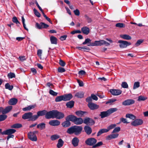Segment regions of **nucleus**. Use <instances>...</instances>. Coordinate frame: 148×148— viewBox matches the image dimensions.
<instances>
[{
    "instance_id": "obj_12",
    "label": "nucleus",
    "mask_w": 148,
    "mask_h": 148,
    "mask_svg": "<svg viewBox=\"0 0 148 148\" xmlns=\"http://www.w3.org/2000/svg\"><path fill=\"white\" fill-rule=\"evenodd\" d=\"M16 132V130L14 129H10L7 130L1 133L2 135L12 134Z\"/></svg>"
},
{
    "instance_id": "obj_39",
    "label": "nucleus",
    "mask_w": 148,
    "mask_h": 148,
    "mask_svg": "<svg viewBox=\"0 0 148 148\" xmlns=\"http://www.w3.org/2000/svg\"><path fill=\"white\" fill-rule=\"evenodd\" d=\"M60 136L57 134H54L51 136V139L52 140H55L60 138Z\"/></svg>"
},
{
    "instance_id": "obj_46",
    "label": "nucleus",
    "mask_w": 148,
    "mask_h": 148,
    "mask_svg": "<svg viewBox=\"0 0 148 148\" xmlns=\"http://www.w3.org/2000/svg\"><path fill=\"white\" fill-rule=\"evenodd\" d=\"M7 116L4 114L0 115V121L4 120L7 118Z\"/></svg>"
},
{
    "instance_id": "obj_30",
    "label": "nucleus",
    "mask_w": 148,
    "mask_h": 148,
    "mask_svg": "<svg viewBox=\"0 0 148 148\" xmlns=\"http://www.w3.org/2000/svg\"><path fill=\"white\" fill-rule=\"evenodd\" d=\"M37 127L40 130H42L45 128V124L44 123H41L37 125Z\"/></svg>"
},
{
    "instance_id": "obj_28",
    "label": "nucleus",
    "mask_w": 148,
    "mask_h": 148,
    "mask_svg": "<svg viewBox=\"0 0 148 148\" xmlns=\"http://www.w3.org/2000/svg\"><path fill=\"white\" fill-rule=\"evenodd\" d=\"M50 40L51 44H57V39L55 37L51 36L50 38Z\"/></svg>"
},
{
    "instance_id": "obj_14",
    "label": "nucleus",
    "mask_w": 148,
    "mask_h": 148,
    "mask_svg": "<svg viewBox=\"0 0 148 148\" xmlns=\"http://www.w3.org/2000/svg\"><path fill=\"white\" fill-rule=\"evenodd\" d=\"M88 106L89 108L92 110L97 109L99 107L98 105L92 103H89Z\"/></svg>"
},
{
    "instance_id": "obj_36",
    "label": "nucleus",
    "mask_w": 148,
    "mask_h": 148,
    "mask_svg": "<svg viewBox=\"0 0 148 148\" xmlns=\"http://www.w3.org/2000/svg\"><path fill=\"white\" fill-rule=\"evenodd\" d=\"M125 117L127 118H129L133 120H135L136 119V116L131 114H127Z\"/></svg>"
},
{
    "instance_id": "obj_41",
    "label": "nucleus",
    "mask_w": 148,
    "mask_h": 148,
    "mask_svg": "<svg viewBox=\"0 0 148 148\" xmlns=\"http://www.w3.org/2000/svg\"><path fill=\"white\" fill-rule=\"evenodd\" d=\"M22 127V125L19 123H16L11 126V127L14 128H19Z\"/></svg>"
},
{
    "instance_id": "obj_11",
    "label": "nucleus",
    "mask_w": 148,
    "mask_h": 148,
    "mask_svg": "<svg viewBox=\"0 0 148 148\" xmlns=\"http://www.w3.org/2000/svg\"><path fill=\"white\" fill-rule=\"evenodd\" d=\"M110 92L112 95L117 96L121 93L122 91L119 89H111L110 90Z\"/></svg>"
},
{
    "instance_id": "obj_16",
    "label": "nucleus",
    "mask_w": 148,
    "mask_h": 148,
    "mask_svg": "<svg viewBox=\"0 0 148 148\" xmlns=\"http://www.w3.org/2000/svg\"><path fill=\"white\" fill-rule=\"evenodd\" d=\"M60 122L57 120H52L49 122V125L54 126H58L60 125Z\"/></svg>"
},
{
    "instance_id": "obj_32",
    "label": "nucleus",
    "mask_w": 148,
    "mask_h": 148,
    "mask_svg": "<svg viewBox=\"0 0 148 148\" xmlns=\"http://www.w3.org/2000/svg\"><path fill=\"white\" fill-rule=\"evenodd\" d=\"M64 144V141L61 139H60L58 140V143L57 145L58 148H60L62 147Z\"/></svg>"
},
{
    "instance_id": "obj_62",
    "label": "nucleus",
    "mask_w": 148,
    "mask_h": 148,
    "mask_svg": "<svg viewBox=\"0 0 148 148\" xmlns=\"http://www.w3.org/2000/svg\"><path fill=\"white\" fill-rule=\"evenodd\" d=\"M85 17L88 23H90L92 22V20L91 18H90L88 17L87 15H85Z\"/></svg>"
},
{
    "instance_id": "obj_6",
    "label": "nucleus",
    "mask_w": 148,
    "mask_h": 148,
    "mask_svg": "<svg viewBox=\"0 0 148 148\" xmlns=\"http://www.w3.org/2000/svg\"><path fill=\"white\" fill-rule=\"evenodd\" d=\"M36 27L38 29H41L42 28H47L49 27L48 25L43 22H41L40 24L36 23L35 25Z\"/></svg>"
},
{
    "instance_id": "obj_2",
    "label": "nucleus",
    "mask_w": 148,
    "mask_h": 148,
    "mask_svg": "<svg viewBox=\"0 0 148 148\" xmlns=\"http://www.w3.org/2000/svg\"><path fill=\"white\" fill-rule=\"evenodd\" d=\"M118 109L116 108H110L106 111H103L100 112L99 114L101 118H103L109 116L111 114L116 111Z\"/></svg>"
},
{
    "instance_id": "obj_3",
    "label": "nucleus",
    "mask_w": 148,
    "mask_h": 148,
    "mask_svg": "<svg viewBox=\"0 0 148 148\" xmlns=\"http://www.w3.org/2000/svg\"><path fill=\"white\" fill-rule=\"evenodd\" d=\"M55 110H53L48 112L47 111L45 117L47 119H53L55 118Z\"/></svg>"
},
{
    "instance_id": "obj_27",
    "label": "nucleus",
    "mask_w": 148,
    "mask_h": 148,
    "mask_svg": "<svg viewBox=\"0 0 148 148\" xmlns=\"http://www.w3.org/2000/svg\"><path fill=\"white\" fill-rule=\"evenodd\" d=\"M108 132V131L107 129L103 128L101 129L98 132L97 135V136H99L103 133H106Z\"/></svg>"
},
{
    "instance_id": "obj_8",
    "label": "nucleus",
    "mask_w": 148,
    "mask_h": 148,
    "mask_svg": "<svg viewBox=\"0 0 148 148\" xmlns=\"http://www.w3.org/2000/svg\"><path fill=\"white\" fill-rule=\"evenodd\" d=\"M36 132H30L28 133V135L29 138L32 141H36L37 138L35 134Z\"/></svg>"
},
{
    "instance_id": "obj_47",
    "label": "nucleus",
    "mask_w": 148,
    "mask_h": 148,
    "mask_svg": "<svg viewBox=\"0 0 148 148\" xmlns=\"http://www.w3.org/2000/svg\"><path fill=\"white\" fill-rule=\"evenodd\" d=\"M38 117L39 116L37 114V115H33L32 114V117H31V119H30V120L32 121H35L38 119Z\"/></svg>"
},
{
    "instance_id": "obj_9",
    "label": "nucleus",
    "mask_w": 148,
    "mask_h": 148,
    "mask_svg": "<svg viewBox=\"0 0 148 148\" xmlns=\"http://www.w3.org/2000/svg\"><path fill=\"white\" fill-rule=\"evenodd\" d=\"M55 118L57 119H63L64 117V114L57 110L55 111Z\"/></svg>"
},
{
    "instance_id": "obj_33",
    "label": "nucleus",
    "mask_w": 148,
    "mask_h": 148,
    "mask_svg": "<svg viewBox=\"0 0 148 148\" xmlns=\"http://www.w3.org/2000/svg\"><path fill=\"white\" fill-rule=\"evenodd\" d=\"M35 107L34 105H31L28 107L23 108V110L25 111H27L30 110L32 109L33 108Z\"/></svg>"
},
{
    "instance_id": "obj_21",
    "label": "nucleus",
    "mask_w": 148,
    "mask_h": 148,
    "mask_svg": "<svg viewBox=\"0 0 148 148\" xmlns=\"http://www.w3.org/2000/svg\"><path fill=\"white\" fill-rule=\"evenodd\" d=\"M82 32L86 35H88L90 32L89 29L87 27H84L81 29Z\"/></svg>"
},
{
    "instance_id": "obj_63",
    "label": "nucleus",
    "mask_w": 148,
    "mask_h": 148,
    "mask_svg": "<svg viewBox=\"0 0 148 148\" xmlns=\"http://www.w3.org/2000/svg\"><path fill=\"white\" fill-rule=\"evenodd\" d=\"M19 59L21 61L26 60L25 56H21L19 57Z\"/></svg>"
},
{
    "instance_id": "obj_24",
    "label": "nucleus",
    "mask_w": 148,
    "mask_h": 148,
    "mask_svg": "<svg viewBox=\"0 0 148 148\" xmlns=\"http://www.w3.org/2000/svg\"><path fill=\"white\" fill-rule=\"evenodd\" d=\"M76 116L72 115H70L68 116L66 119V120H68L69 121H71L73 122H74Z\"/></svg>"
},
{
    "instance_id": "obj_51",
    "label": "nucleus",
    "mask_w": 148,
    "mask_h": 148,
    "mask_svg": "<svg viewBox=\"0 0 148 148\" xmlns=\"http://www.w3.org/2000/svg\"><path fill=\"white\" fill-rule=\"evenodd\" d=\"M121 122H123L124 123H128L129 122H128L126 119L122 118L120 119V122L119 123H121Z\"/></svg>"
},
{
    "instance_id": "obj_22",
    "label": "nucleus",
    "mask_w": 148,
    "mask_h": 148,
    "mask_svg": "<svg viewBox=\"0 0 148 148\" xmlns=\"http://www.w3.org/2000/svg\"><path fill=\"white\" fill-rule=\"evenodd\" d=\"M64 101L69 100L72 98V95L71 94L65 95H63Z\"/></svg>"
},
{
    "instance_id": "obj_55",
    "label": "nucleus",
    "mask_w": 148,
    "mask_h": 148,
    "mask_svg": "<svg viewBox=\"0 0 148 148\" xmlns=\"http://www.w3.org/2000/svg\"><path fill=\"white\" fill-rule=\"evenodd\" d=\"M8 76L9 78H12L14 77L15 76V75L14 73H8Z\"/></svg>"
},
{
    "instance_id": "obj_37",
    "label": "nucleus",
    "mask_w": 148,
    "mask_h": 148,
    "mask_svg": "<svg viewBox=\"0 0 148 148\" xmlns=\"http://www.w3.org/2000/svg\"><path fill=\"white\" fill-rule=\"evenodd\" d=\"M75 96L78 98H82L84 97V93L83 92L80 91L76 93Z\"/></svg>"
},
{
    "instance_id": "obj_4",
    "label": "nucleus",
    "mask_w": 148,
    "mask_h": 148,
    "mask_svg": "<svg viewBox=\"0 0 148 148\" xmlns=\"http://www.w3.org/2000/svg\"><path fill=\"white\" fill-rule=\"evenodd\" d=\"M143 121L141 119H137L135 120L131 123V125L135 127H136L140 125L143 124Z\"/></svg>"
},
{
    "instance_id": "obj_56",
    "label": "nucleus",
    "mask_w": 148,
    "mask_h": 148,
    "mask_svg": "<svg viewBox=\"0 0 148 148\" xmlns=\"http://www.w3.org/2000/svg\"><path fill=\"white\" fill-rule=\"evenodd\" d=\"M122 87L124 88H128V87L127 83L125 82H123L121 84Z\"/></svg>"
},
{
    "instance_id": "obj_1",
    "label": "nucleus",
    "mask_w": 148,
    "mask_h": 148,
    "mask_svg": "<svg viewBox=\"0 0 148 148\" xmlns=\"http://www.w3.org/2000/svg\"><path fill=\"white\" fill-rule=\"evenodd\" d=\"M82 129L83 128L81 126H74L69 128L66 132L69 134L74 133L76 135H78L81 133Z\"/></svg>"
},
{
    "instance_id": "obj_5",
    "label": "nucleus",
    "mask_w": 148,
    "mask_h": 148,
    "mask_svg": "<svg viewBox=\"0 0 148 148\" xmlns=\"http://www.w3.org/2000/svg\"><path fill=\"white\" fill-rule=\"evenodd\" d=\"M12 108V106H9L6 107L5 109L1 107H0V112H2L3 114H5L9 112Z\"/></svg>"
},
{
    "instance_id": "obj_45",
    "label": "nucleus",
    "mask_w": 148,
    "mask_h": 148,
    "mask_svg": "<svg viewBox=\"0 0 148 148\" xmlns=\"http://www.w3.org/2000/svg\"><path fill=\"white\" fill-rule=\"evenodd\" d=\"M5 88L8 89L10 90H12L13 88V86L10 85L8 83L5 84Z\"/></svg>"
},
{
    "instance_id": "obj_50",
    "label": "nucleus",
    "mask_w": 148,
    "mask_h": 148,
    "mask_svg": "<svg viewBox=\"0 0 148 148\" xmlns=\"http://www.w3.org/2000/svg\"><path fill=\"white\" fill-rule=\"evenodd\" d=\"M116 126V125L115 124H113L110 125L107 128V129L108 130V131H109V130H110L112 129Z\"/></svg>"
},
{
    "instance_id": "obj_18",
    "label": "nucleus",
    "mask_w": 148,
    "mask_h": 148,
    "mask_svg": "<svg viewBox=\"0 0 148 148\" xmlns=\"http://www.w3.org/2000/svg\"><path fill=\"white\" fill-rule=\"evenodd\" d=\"M32 114V113L31 112L26 113L23 115L22 118L24 119H30Z\"/></svg>"
},
{
    "instance_id": "obj_25",
    "label": "nucleus",
    "mask_w": 148,
    "mask_h": 148,
    "mask_svg": "<svg viewBox=\"0 0 148 148\" xmlns=\"http://www.w3.org/2000/svg\"><path fill=\"white\" fill-rule=\"evenodd\" d=\"M79 142V140L76 137L74 138L72 141V143L74 147L78 146Z\"/></svg>"
},
{
    "instance_id": "obj_15",
    "label": "nucleus",
    "mask_w": 148,
    "mask_h": 148,
    "mask_svg": "<svg viewBox=\"0 0 148 148\" xmlns=\"http://www.w3.org/2000/svg\"><path fill=\"white\" fill-rule=\"evenodd\" d=\"M135 101L132 99H128L123 101L122 103V105L123 106H129L134 103Z\"/></svg>"
},
{
    "instance_id": "obj_64",
    "label": "nucleus",
    "mask_w": 148,
    "mask_h": 148,
    "mask_svg": "<svg viewBox=\"0 0 148 148\" xmlns=\"http://www.w3.org/2000/svg\"><path fill=\"white\" fill-rule=\"evenodd\" d=\"M77 82L79 84V85L80 86H84V84L83 82L79 79H77Z\"/></svg>"
},
{
    "instance_id": "obj_40",
    "label": "nucleus",
    "mask_w": 148,
    "mask_h": 148,
    "mask_svg": "<svg viewBox=\"0 0 148 148\" xmlns=\"http://www.w3.org/2000/svg\"><path fill=\"white\" fill-rule=\"evenodd\" d=\"M86 112L82 111H78L75 112L76 114L79 116L81 117Z\"/></svg>"
},
{
    "instance_id": "obj_54",
    "label": "nucleus",
    "mask_w": 148,
    "mask_h": 148,
    "mask_svg": "<svg viewBox=\"0 0 148 148\" xmlns=\"http://www.w3.org/2000/svg\"><path fill=\"white\" fill-rule=\"evenodd\" d=\"M34 12L35 15L38 17H39L40 16V14L38 11L35 9H34Z\"/></svg>"
},
{
    "instance_id": "obj_38",
    "label": "nucleus",
    "mask_w": 148,
    "mask_h": 148,
    "mask_svg": "<svg viewBox=\"0 0 148 148\" xmlns=\"http://www.w3.org/2000/svg\"><path fill=\"white\" fill-rule=\"evenodd\" d=\"M121 37L123 39L127 40H131L132 38L130 36L127 34L121 35Z\"/></svg>"
},
{
    "instance_id": "obj_19",
    "label": "nucleus",
    "mask_w": 148,
    "mask_h": 148,
    "mask_svg": "<svg viewBox=\"0 0 148 148\" xmlns=\"http://www.w3.org/2000/svg\"><path fill=\"white\" fill-rule=\"evenodd\" d=\"M83 122L82 119L81 118H77L76 117L74 123L76 125H80Z\"/></svg>"
},
{
    "instance_id": "obj_31",
    "label": "nucleus",
    "mask_w": 148,
    "mask_h": 148,
    "mask_svg": "<svg viewBox=\"0 0 148 148\" xmlns=\"http://www.w3.org/2000/svg\"><path fill=\"white\" fill-rule=\"evenodd\" d=\"M66 120V121L62 123V126L64 127H68L71 125V123L68 120Z\"/></svg>"
},
{
    "instance_id": "obj_52",
    "label": "nucleus",
    "mask_w": 148,
    "mask_h": 148,
    "mask_svg": "<svg viewBox=\"0 0 148 148\" xmlns=\"http://www.w3.org/2000/svg\"><path fill=\"white\" fill-rule=\"evenodd\" d=\"M12 21L14 23H16L17 24H20V23L17 19V18L15 16L13 18Z\"/></svg>"
},
{
    "instance_id": "obj_7",
    "label": "nucleus",
    "mask_w": 148,
    "mask_h": 148,
    "mask_svg": "<svg viewBox=\"0 0 148 148\" xmlns=\"http://www.w3.org/2000/svg\"><path fill=\"white\" fill-rule=\"evenodd\" d=\"M118 43H120L119 46L121 48H125L131 44L130 42H129L127 41L121 40H119Z\"/></svg>"
},
{
    "instance_id": "obj_26",
    "label": "nucleus",
    "mask_w": 148,
    "mask_h": 148,
    "mask_svg": "<svg viewBox=\"0 0 148 148\" xmlns=\"http://www.w3.org/2000/svg\"><path fill=\"white\" fill-rule=\"evenodd\" d=\"M84 130L86 134L88 135L91 134L92 132L91 128L88 126H85L84 127Z\"/></svg>"
},
{
    "instance_id": "obj_34",
    "label": "nucleus",
    "mask_w": 148,
    "mask_h": 148,
    "mask_svg": "<svg viewBox=\"0 0 148 148\" xmlns=\"http://www.w3.org/2000/svg\"><path fill=\"white\" fill-rule=\"evenodd\" d=\"M47 111L45 110H41L38 111L37 112V114L39 117L40 116H42L44 115H46V114Z\"/></svg>"
},
{
    "instance_id": "obj_42",
    "label": "nucleus",
    "mask_w": 148,
    "mask_h": 148,
    "mask_svg": "<svg viewBox=\"0 0 148 148\" xmlns=\"http://www.w3.org/2000/svg\"><path fill=\"white\" fill-rule=\"evenodd\" d=\"M63 95H61L57 97L55 99V101L58 102L61 101L62 100L64 101Z\"/></svg>"
},
{
    "instance_id": "obj_43",
    "label": "nucleus",
    "mask_w": 148,
    "mask_h": 148,
    "mask_svg": "<svg viewBox=\"0 0 148 148\" xmlns=\"http://www.w3.org/2000/svg\"><path fill=\"white\" fill-rule=\"evenodd\" d=\"M147 99V97L144 96L140 95L138 97V101H144Z\"/></svg>"
},
{
    "instance_id": "obj_20",
    "label": "nucleus",
    "mask_w": 148,
    "mask_h": 148,
    "mask_svg": "<svg viewBox=\"0 0 148 148\" xmlns=\"http://www.w3.org/2000/svg\"><path fill=\"white\" fill-rule=\"evenodd\" d=\"M118 136V134H112L107 136L106 137V139L107 140H110L112 139L116 138Z\"/></svg>"
},
{
    "instance_id": "obj_59",
    "label": "nucleus",
    "mask_w": 148,
    "mask_h": 148,
    "mask_svg": "<svg viewBox=\"0 0 148 148\" xmlns=\"http://www.w3.org/2000/svg\"><path fill=\"white\" fill-rule=\"evenodd\" d=\"M143 42V40H139L137 41V42L135 44L136 46H138L141 43Z\"/></svg>"
},
{
    "instance_id": "obj_53",
    "label": "nucleus",
    "mask_w": 148,
    "mask_h": 148,
    "mask_svg": "<svg viewBox=\"0 0 148 148\" xmlns=\"http://www.w3.org/2000/svg\"><path fill=\"white\" fill-rule=\"evenodd\" d=\"M49 93L50 94L53 96H56L58 94L57 92H54L52 90H50Z\"/></svg>"
},
{
    "instance_id": "obj_23",
    "label": "nucleus",
    "mask_w": 148,
    "mask_h": 148,
    "mask_svg": "<svg viewBox=\"0 0 148 148\" xmlns=\"http://www.w3.org/2000/svg\"><path fill=\"white\" fill-rule=\"evenodd\" d=\"M18 100L15 98L10 99L8 101V103L10 105H15L17 102Z\"/></svg>"
},
{
    "instance_id": "obj_44",
    "label": "nucleus",
    "mask_w": 148,
    "mask_h": 148,
    "mask_svg": "<svg viewBox=\"0 0 148 148\" xmlns=\"http://www.w3.org/2000/svg\"><path fill=\"white\" fill-rule=\"evenodd\" d=\"M140 82H136L134 83L133 89H135L139 87L140 86Z\"/></svg>"
},
{
    "instance_id": "obj_61",
    "label": "nucleus",
    "mask_w": 148,
    "mask_h": 148,
    "mask_svg": "<svg viewBox=\"0 0 148 148\" xmlns=\"http://www.w3.org/2000/svg\"><path fill=\"white\" fill-rule=\"evenodd\" d=\"M59 63L60 65L62 66H64L65 65V62L61 59L60 60Z\"/></svg>"
},
{
    "instance_id": "obj_58",
    "label": "nucleus",
    "mask_w": 148,
    "mask_h": 148,
    "mask_svg": "<svg viewBox=\"0 0 148 148\" xmlns=\"http://www.w3.org/2000/svg\"><path fill=\"white\" fill-rule=\"evenodd\" d=\"M103 145V143L101 141L98 142L96 145H93L92 147L93 148H95L97 147Z\"/></svg>"
},
{
    "instance_id": "obj_60",
    "label": "nucleus",
    "mask_w": 148,
    "mask_h": 148,
    "mask_svg": "<svg viewBox=\"0 0 148 148\" xmlns=\"http://www.w3.org/2000/svg\"><path fill=\"white\" fill-rule=\"evenodd\" d=\"M58 71L60 73H63L65 71V70L64 68L60 67L58 68Z\"/></svg>"
},
{
    "instance_id": "obj_29",
    "label": "nucleus",
    "mask_w": 148,
    "mask_h": 148,
    "mask_svg": "<svg viewBox=\"0 0 148 148\" xmlns=\"http://www.w3.org/2000/svg\"><path fill=\"white\" fill-rule=\"evenodd\" d=\"M91 40L89 38H88L86 39L85 41L83 42L82 44L84 45L87 44V45L88 46H93L89 45L90 43H93V42H91Z\"/></svg>"
},
{
    "instance_id": "obj_17",
    "label": "nucleus",
    "mask_w": 148,
    "mask_h": 148,
    "mask_svg": "<svg viewBox=\"0 0 148 148\" xmlns=\"http://www.w3.org/2000/svg\"><path fill=\"white\" fill-rule=\"evenodd\" d=\"M103 40H100L99 41H95L93 43H90L89 45L93 46H101L103 45Z\"/></svg>"
},
{
    "instance_id": "obj_48",
    "label": "nucleus",
    "mask_w": 148,
    "mask_h": 148,
    "mask_svg": "<svg viewBox=\"0 0 148 148\" xmlns=\"http://www.w3.org/2000/svg\"><path fill=\"white\" fill-rule=\"evenodd\" d=\"M116 26L119 28H124L125 27V25L123 23H118L116 24Z\"/></svg>"
},
{
    "instance_id": "obj_35",
    "label": "nucleus",
    "mask_w": 148,
    "mask_h": 148,
    "mask_svg": "<svg viewBox=\"0 0 148 148\" xmlns=\"http://www.w3.org/2000/svg\"><path fill=\"white\" fill-rule=\"evenodd\" d=\"M74 103V102L73 101H71L68 102L66 103V106L68 108H71L73 106Z\"/></svg>"
},
{
    "instance_id": "obj_49",
    "label": "nucleus",
    "mask_w": 148,
    "mask_h": 148,
    "mask_svg": "<svg viewBox=\"0 0 148 148\" xmlns=\"http://www.w3.org/2000/svg\"><path fill=\"white\" fill-rule=\"evenodd\" d=\"M22 21L23 24V26L24 27V29H26L27 31H28V29L26 27V25L25 23V19L24 18L23 16L22 17Z\"/></svg>"
},
{
    "instance_id": "obj_57",
    "label": "nucleus",
    "mask_w": 148,
    "mask_h": 148,
    "mask_svg": "<svg viewBox=\"0 0 148 148\" xmlns=\"http://www.w3.org/2000/svg\"><path fill=\"white\" fill-rule=\"evenodd\" d=\"M121 130L120 127H117L115 128L113 130L112 132V133H114L116 132H119Z\"/></svg>"
},
{
    "instance_id": "obj_13",
    "label": "nucleus",
    "mask_w": 148,
    "mask_h": 148,
    "mask_svg": "<svg viewBox=\"0 0 148 148\" xmlns=\"http://www.w3.org/2000/svg\"><path fill=\"white\" fill-rule=\"evenodd\" d=\"M83 122L85 124L89 125H93L95 123L93 119L89 118H85Z\"/></svg>"
},
{
    "instance_id": "obj_10",
    "label": "nucleus",
    "mask_w": 148,
    "mask_h": 148,
    "mask_svg": "<svg viewBox=\"0 0 148 148\" xmlns=\"http://www.w3.org/2000/svg\"><path fill=\"white\" fill-rule=\"evenodd\" d=\"M97 140L94 138H88L86 141V143L89 145H93L97 142Z\"/></svg>"
}]
</instances>
